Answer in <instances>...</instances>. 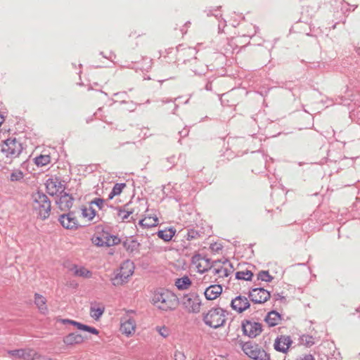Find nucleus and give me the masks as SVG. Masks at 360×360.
Here are the masks:
<instances>
[{"label":"nucleus","mask_w":360,"mask_h":360,"mask_svg":"<svg viewBox=\"0 0 360 360\" xmlns=\"http://www.w3.org/2000/svg\"><path fill=\"white\" fill-rule=\"evenodd\" d=\"M46 188L47 193L51 195H54L58 193H62L65 187L61 181L57 178H49L46 182Z\"/></svg>","instance_id":"12"},{"label":"nucleus","mask_w":360,"mask_h":360,"mask_svg":"<svg viewBox=\"0 0 360 360\" xmlns=\"http://www.w3.org/2000/svg\"><path fill=\"white\" fill-rule=\"evenodd\" d=\"M174 233H175V231H173L172 229H169L167 230L159 231L157 234L160 238L167 242V241H169L172 238Z\"/></svg>","instance_id":"28"},{"label":"nucleus","mask_w":360,"mask_h":360,"mask_svg":"<svg viewBox=\"0 0 360 360\" xmlns=\"http://www.w3.org/2000/svg\"><path fill=\"white\" fill-rule=\"evenodd\" d=\"M84 330L89 332V333L95 334V335H98V330L96 328L91 327V326H89L87 325L85 326V328H84Z\"/></svg>","instance_id":"45"},{"label":"nucleus","mask_w":360,"mask_h":360,"mask_svg":"<svg viewBox=\"0 0 360 360\" xmlns=\"http://www.w3.org/2000/svg\"><path fill=\"white\" fill-rule=\"evenodd\" d=\"M175 161H176L175 156H172V157L167 158V162H168L171 165H174Z\"/></svg>","instance_id":"47"},{"label":"nucleus","mask_w":360,"mask_h":360,"mask_svg":"<svg viewBox=\"0 0 360 360\" xmlns=\"http://www.w3.org/2000/svg\"><path fill=\"white\" fill-rule=\"evenodd\" d=\"M125 186H126V184L124 183L115 184L112 189V195H120Z\"/></svg>","instance_id":"36"},{"label":"nucleus","mask_w":360,"mask_h":360,"mask_svg":"<svg viewBox=\"0 0 360 360\" xmlns=\"http://www.w3.org/2000/svg\"><path fill=\"white\" fill-rule=\"evenodd\" d=\"M156 330H158L159 334L163 338H167L169 334L168 328L165 326H158L156 328Z\"/></svg>","instance_id":"42"},{"label":"nucleus","mask_w":360,"mask_h":360,"mask_svg":"<svg viewBox=\"0 0 360 360\" xmlns=\"http://www.w3.org/2000/svg\"><path fill=\"white\" fill-rule=\"evenodd\" d=\"M202 233V232L201 231L195 230L193 229H190L187 230V234L186 237L188 240H191L200 238Z\"/></svg>","instance_id":"32"},{"label":"nucleus","mask_w":360,"mask_h":360,"mask_svg":"<svg viewBox=\"0 0 360 360\" xmlns=\"http://www.w3.org/2000/svg\"><path fill=\"white\" fill-rule=\"evenodd\" d=\"M264 321L269 327H274L281 322V316L278 312L273 310L267 314Z\"/></svg>","instance_id":"19"},{"label":"nucleus","mask_w":360,"mask_h":360,"mask_svg":"<svg viewBox=\"0 0 360 360\" xmlns=\"http://www.w3.org/2000/svg\"><path fill=\"white\" fill-rule=\"evenodd\" d=\"M207 15L210 16V15H214L215 16L216 18H218L219 15V13H213L211 11H210L208 13H207Z\"/></svg>","instance_id":"48"},{"label":"nucleus","mask_w":360,"mask_h":360,"mask_svg":"<svg viewBox=\"0 0 360 360\" xmlns=\"http://www.w3.org/2000/svg\"><path fill=\"white\" fill-rule=\"evenodd\" d=\"M81 210L82 216L89 221L92 220L96 216V211L91 205L89 207H83Z\"/></svg>","instance_id":"25"},{"label":"nucleus","mask_w":360,"mask_h":360,"mask_svg":"<svg viewBox=\"0 0 360 360\" xmlns=\"http://www.w3.org/2000/svg\"><path fill=\"white\" fill-rule=\"evenodd\" d=\"M136 321L129 314H126L121 319L120 330L123 334L127 336L132 335L135 332Z\"/></svg>","instance_id":"13"},{"label":"nucleus","mask_w":360,"mask_h":360,"mask_svg":"<svg viewBox=\"0 0 360 360\" xmlns=\"http://www.w3.org/2000/svg\"><path fill=\"white\" fill-rule=\"evenodd\" d=\"M104 233H103L101 236H97L93 238V242L98 246H105V243H104Z\"/></svg>","instance_id":"39"},{"label":"nucleus","mask_w":360,"mask_h":360,"mask_svg":"<svg viewBox=\"0 0 360 360\" xmlns=\"http://www.w3.org/2000/svg\"><path fill=\"white\" fill-rule=\"evenodd\" d=\"M24 355L22 356V359L25 360H32L34 358V352L31 349H24Z\"/></svg>","instance_id":"40"},{"label":"nucleus","mask_w":360,"mask_h":360,"mask_svg":"<svg viewBox=\"0 0 360 360\" xmlns=\"http://www.w3.org/2000/svg\"><path fill=\"white\" fill-rule=\"evenodd\" d=\"M8 354L15 358L20 359L24 354V349H14L8 351Z\"/></svg>","instance_id":"38"},{"label":"nucleus","mask_w":360,"mask_h":360,"mask_svg":"<svg viewBox=\"0 0 360 360\" xmlns=\"http://www.w3.org/2000/svg\"><path fill=\"white\" fill-rule=\"evenodd\" d=\"M248 297L255 304H263L270 299L271 294L263 288H255L249 291Z\"/></svg>","instance_id":"10"},{"label":"nucleus","mask_w":360,"mask_h":360,"mask_svg":"<svg viewBox=\"0 0 360 360\" xmlns=\"http://www.w3.org/2000/svg\"><path fill=\"white\" fill-rule=\"evenodd\" d=\"M105 246L110 247L115 245H117L120 242V239L116 236L110 235L108 233L104 232Z\"/></svg>","instance_id":"27"},{"label":"nucleus","mask_w":360,"mask_h":360,"mask_svg":"<svg viewBox=\"0 0 360 360\" xmlns=\"http://www.w3.org/2000/svg\"><path fill=\"white\" fill-rule=\"evenodd\" d=\"M242 329L245 335L254 338L261 334L262 326L260 323L252 320H244L242 322Z\"/></svg>","instance_id":"8"},{"label":"nucleus","mask_w":360,"mask_h":360,"mask_svg":"<svg viewBox=\"0 0 360 360\" xmlns=\"http://www.w3.org/2000/svg\"><path fill=\"white\" fill-rule=\"evenodd\" d=\"M243 352L254 360H270V355L252 341L244 342L241 340L238 341Z\"/></svg>","instance_id":"4"},{"label":"nucleus","mask_w":360,"mask_h":360,"mask_svg":"<svg viewBox=\"0 0 360 360\" xmlns=\"http://www.w3.org/2000/svg\"><path fill=\"white\" fill-rule=\"evenodd\" d=\"M34 162L37 166H45L50 162V157L49 155H41L35 158Z\"/></svg>","instance_id":"31"},{"label":"nucleus","mask_w":360,"mask_h":360,"mask_svg":"<svg viewBox=\"0 0 360 360\" xmlns=\"http://www.w3.org/2000/svg\"><path fill=\"white\" fill-rule=\"evenodd\" d=\"M222 292V287L220 285H212L207 287L204 295L207 300H213L216 299Z\"/></svg>","instance_id":"18"},{"label":"nucleus","mask_w":360,"mask_h":360,"mask_svg":"<svg viewBox=\"0 0 360 360\" xmlns=\"http://www.w3.org/2000/svg\"><path fill=\"white\" fill-rule=\"evenodd\" d=\"M192 262L195 264L198 271L200 273H203L208 270L212 271L213 269V262H212L210 259L202 257L200 255L193 256Z\"/></svg>","instance_id":"11"},{"label":"nucleus","mask_w":360,"mask_h":360,"mask_svg":"<svg viewBox=\"0 0 360 360\" xmlns=\"http://www.w3.org/2000/svg\"><path fill=\"white\" fill-rule=\"evenodd\" d=\"M104 200L102 198H96L90 202V205L92 204L96 205L100 210H102L104 205Z\"/></svg>","instance_id":"41"},{"label":"nucleus","mask_w":360,"mask_h":360,"mask_svg":"<svg viewBox=\"0 0 360 360\" xmlns=\"http://www.w3.org/2000/svg\"><path fill=\"white\" fill-rule=\"evenodd\" d=\"M116 195H112V191H111L110 193L108 195V199H112L114 196Z\"/></svg>","instance_id":"49"},{"label":"nucleus","mask_w":360,"mask_h":360,"mask_svg":"<svg viewBox=\"0 0 360 360\" xmlns=\"http://www.w3.org/2000/svg\"><path fill=\"white\" fill-rule=\"evenodd\" d=\"M232 265L229 260H215L213 262V269L212 271L214 276L219 278L227 277L232 272Z\"/></svg>","instance_id":"9"},{"label":"nucleus","mask_w":360,"mask_h":360,"mask_svg":"<svg viewBox=\"0 0 360 360\" xmlns=\"http://www.w3.org/2000/svg\"><path fill=\"white\" fill-rule=\"evenodd\" d=\"M257 279L265 282H271L273 280V276L267 271H261L257 274Z\"/></svg>","instance_id":"33"},{"label":"nucleus","mask_w":360,"mask_h":360,"mask_svg":"<svg viewBox=\"0 0 360 360\" xmlns=\"http://www.w3.org/2000/svg\"><path fill=\"white\" fill-rule=\"evenodd\" d=\"M60 194L59 199L56 200L58 207L62 211L70 210L73 205V197L66 193H62Z\"/></svg>","instance_id":"17"},{"label":"nucleus","mask_w":360,"mask_h":360,"mask_svg":"<svg viewBox=\"0 0 360 360\" xmlns=\"http://www.w3.org/2000/svg\"><path fill=\"white\" fill-rule=\"evenodd\" d=\"M186 356L181 352L176 351L174 353V360H185Z\"/></svg>","instance_id":"44"},{"label":"nucleus","mask_w":360,"mask_h":360,"mask_svg":"<svg viewBox=\"0 0 360 360\" xmlns=\"http://www.w3.org/2000/svg\"><path fill=\"white\" fill-rule=\"evenodd\" d=\"M191 279L187 276L177 278L175 281V285L180 290L188 289L191 285Z\"/></svg>","instance_id":"22"},{"label":"nucleus","mask_w":360,"mask_h":360,"mask_svg":"<svg viewBox=\"0 0 360 360\" xmlns=\"http://www.w3.org/2000/svg\"><path fill=\"white\" fill-rule=\"evenodd\" d=\"M226 311L220 307H214L203 314L202 320L205 325L213 328H218L224 325Z\"/></svg>","instance_id":"3"},{"label":"nucleus","mask_w":360,"mask_h":360,"mask_svg":"<svg viewBox=\"0 0 360 360\" xmlns=\"http://www.w3.org/2000/svg\"><path fill=\"white\" fill-rule=\"evenodd\" d=\"M210 248L212 251L218 252L222 249V246L220 244L214 243L211 245Z\"/></svg>","instance_id":"46"},{"label":"nucleus","mask_w":360,"mask_h":360,"mask_svg":"<svg viewBox=\"0 0 360 360\" xmlns=\"http://www.w3.org/2000/svg\"><path fill=\"white\" fill-rule=\"evenodd\" d=\"M253 274L251 271H240L236 273V278L238 280L250 281Z\"/></svg>","instance_id":"29"},{"label":"nucleus","mask_w":360,"mask_h":360,"mask_svg":"<svg viewBox=\"0 0 360 360\" xmlns=\"http://www.w3.org/2000/svg\"><path fill=\"white\" fill-rule=\"evenodd\" d=\"M292 343V341L290 336L280 335L275 340L274 347L278 352L286 353Z\"/></svg>","instance_id":"15"},{"label":"nucleus","mask_w":360,"mask_h":360,"mask_svg":"<svg viewBox=\"0 0 360 360\" xmlns=\"http://www.w3.org/2000/svg\"><path fill=\"white\" fill-rule=\"evenodd\" d=\"M105 311V307L103 306H101L98 307H95L91 306L90 307V316L95 320H98L101 316L103 315Z\"/></svg>","instance_id":"26"},{"label":"nucleus","mask_w":360,"mask_h":360,"mask_svg":"<svg viewBox=\"0 0 360 360\" xmlns=\"http://www.w3.org/2000/svg\"><path fill=\"white\" fill-rule=\"evenodd\" d=\"M250 306V302L245 296L238 295L231 302V307L238 313H242Z\"/></svg>","instance_id":"14"},{"label":"nucleus","mask_w":360,"mask_h":360,"mask_svg":"<svg viewBox=\"0 0 360 360\" xmlns=\"http://www.w3.org/2000/svg\"><path fill=\"white\" fill-rule=\"evenodd\" d=\"M151 302L158 309L165 311L174 310L179 303L178 297L172 292L165 289L155 291Z\"/></svg>","instance_id":"1"},{"label":"nucleus","mask_w":360,"mask_h":360,"mask_svg":"<svg viewBox=\"0 0 360 360\" xmlns=\"http://www.w3.org/2000/svg\"><path fill=\"white\" fill-rule=\"evenodd\" d=\"M158 223L157 217H146L144 219L139 221V225L142 227H153Z\"/></svg>","instance_id":"24"},{"label":"nucleus","mask_w":360,"mask_h":360,"mask_svg":"<svg viewBox=\"0 0 360 360\" xmlns=\"http://www.w3.org/2000/svg\"><path fill=\"white\" fill-rule=\"evenodd\" d=\"M24 177V174L23 172L20 170V169H17V170H14L10 175V180L11 181H20L23 179Z\"/></svg>","instance_id":"34"},{"label":"nucleus","mask_w":360,"mask_h":360,"mask_svg":"<svg viewBox=\"0 0 360 360\" xmlns=\"http://www.w3.org/2000/svg\"><path fill=\"white\" fill-rule=\"evenodd\" d=\"M300 342L306 347H311L314 344V338L309 335H303L300 338Z\"/></svg>","instance_id":"30"},{"label":"nucleus","mask_w":360,"mask_h":360,"mask_svg":"<svg viewBox=\"0 0 360 360\" xmlns=\"http://www.w3.org/2000/svg\"><path fill=\"white\" fill-rule=\"evenodd\" d=\"M124 245L127 250H130L131 252H132L134 250L138 249L139 243L135 240H131L129 245H127V243H125Z\"/></svg>","instance_id":"43"},{"label":"nucleus","mask_w":360,"mask_h":360,"mask_svg":"<svg viewBox=\"0 0 360 360\" xmlns=\"http://www.w3.org/2000/svg\"><path fill=\"white\" fill-rule=\"evenodd\" d=\"M1 150L7 158H14L21 153L22 146L16 139H8L2 143Z\"/></svg>","instance_id":"6"},{"label":"nucleus","mask_w":360,"mask_h":360,"mask_svg":"<svg viewBox=\"0 0 360 360\" xmlns=\"http://www.w3.org/2000/svg\"><path fill=\"white\" fill-rule=\"evenodd\" d=\"M182 304L188 312L198 313L200 310L201 299L196 292H190L182 297Z\"/></svg>","instance_id":"7"},{"label":"nucleus","mask_w":360,"mask_h":360,"mask_svg":"<svg viewBox=\"0 0 360 360\" xmlns=\"http://www.w3.org/2000/svg\"><path fill=\"white\" fill-rule=\"evenodd\" d=\"M32 207L36 214L42 219H47L51 212V201L48 196L42 192L32 194Z\"/></svg>","instance_id":"2"},{"label":"nucleus","mask_w":360,"mask_h":360,"mask_svg":"<svg viewBox=\"0 0 360 360\" xmlns=\"http://www.w3.org/2000/svg\"><path fill=\"white\" fill-rule=\"evenodd\" d=\"M69 270L72 271L75 276L90 278L92 275L91 272L89 271L87 269L83 266L78 267L77 265L75 264L72 265Z\"/></svg>","instance_id":"21"},{"label":"nucleus","mask_w":360,"mask_h":360,"mask_svg":"<svg viewBox=\"0 0 360 360\" xmlns=\"http://www.w3.org/2000/svg\"><path fill=\"white\" fill-rule=\"evenodd\" d=\"M84 341V338L77 333H72L63 338V342L66 345H74L81 344Z\"/></svg>","instance_id":"20"},{"label":"nucleus","mask_w":360,"mask_h":360,"mask_svg":"<svg viewBox=\"0 0 360 360\" xmlns=\"http://www.w3.org/2000/svg\"><path fill=\"white\" fill-rule=\"evenodd\" d=\"M61 225L67 229H76L78 226V223L73 212L62 214L59 218Z\"/></svg>","instance_id":"16"},{"label":"nucleus","mask_w":360,"mask_h":360,"mask_svg":"<svg viewBox=\"0 0 360 360\" xmlns=\"http://www.w3.org/2000/svg\"><path fill=\"white\" fill-rule=\"evenodd\" d=\"M134 264L130 260H126L122 263L120 267L111 278L113 285L119 286L128 282L129 278L132 276L134 271Z\"/></svg>","instance_id":"5"},{"label":"nucleus","mask_w":360,"mask_h":360,"mask_svg":"<svg viewBox=\"0 0 360 360\" xmlns=\"http://www.w3.org/2000/svg\"><path fill=\"white\" fill-rule=\"evenodd\" d=\"M4 120V117L0 114V125L3 123Z\"/></svg>","instance_id":"50"},{"label":"nucleus","mask_w":360,"mask_h":360,"mask_svg":"<svg viewBox=\"0 0 360 360\" xmlns=\"http://www.w3.org/2000/svg\"><path fill=\"white\" fill-rule=\"evenodd\" d=\"M61 322L63 323H70L71 325H73V326H76L79 330H84V328L86 326L84 324H82L81 323H79V322H77L75 321L70 320V319H62Z\"/></svg>","instance_id":"35"},{"label":"nucleus","mask_w":360,"mask_h":360,"mask_svg":"<svg viewBox=\"0 0 360 360\" xmlns=\"http://www.w3.org/2000/svg\"><path fill=\"white\" fill-rule=\"evenodd\" d=\"M132 212L131 211H126L124 210L120 209L117 212V216L120 219L122 220V221H124V220L127 219L130 214Z\"/></svg>","instance_id":"37"},{"label":"nucleus","mask_w":360,"mask_h":360,"mask_svg":"<svg viewBox=\"0 0 360 360\" xmlns=\"http://www.w3.org/2000/svg\"><path fill=\"white\" fill-rule=\"evenodd\" d=\"M46 302V300L44 296L38 293L34 294V303L38 307L39 310L43 314H45L47 311Z\"/></svg>","instance_id":"23"}]
</instances>
